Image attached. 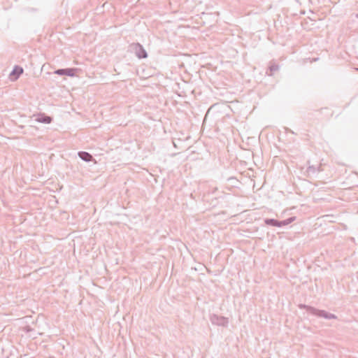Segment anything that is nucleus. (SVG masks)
<instances>
[{"label":"nucleus","mask_w":358,"mask_h":358,"mask_svg":"<svg viewBox=\"0 0 358 358\" xmlns=\"http://www.w3.org/2000/svg\"><path fill=\"white\" fill-rule=\"evenodd\" d=\"M24 329L27 333H29L32 331V328L30 327L29 326H26Z\"/></svg>","instance_id":"nucleus-13"},{"label":"nucleus","mask_w":358,"mask_h":358,"mask_svg":"<svg viewBox=\"0 0 358 358\" xmlns=\"http://www.w3.org/2000/svg\"><path fill=\"white\" fill-rule=\"evenodd\" d=\"M64 70H65V69H59L55 71L54 73L55 74H57L59 76H64V73H66Z\"/></svg>","instance_id":"nucleus-12"},{"label":"nucleus","mask_w":358,"mask_h":358,"mask_svg":"<svg viewBox=\"0 0 358 358\" xmlns=\"http://www.w3.org/2000/svg\"><path fill=\"white\" fill-rule=\"evenodd\" d=\"M356 17L358 18V13L356 14Z\"/></svg>","instance_id":"nucleus-14"},{"label":"nucleus","mask_w":358,"mask_h":358,"mask_svg":"<svg viewBox=\"0 0 358 358\" xmlns=\"http://www.w3.org/2000/svg\"><path fill=\"white\" fill-rule=\"evenodd\" d=\"M296 220V217H290L286 220L279 221L278 227H282L286 225H288L291 224L292 222H294Z\"/></svg>","instance_id":"nucleus-10"},{"label":"nucleus","mask_w":358,"mask_h":358,"mask_svg":"<svg viewBox=\"0 0 358 358\" xmlns=\"http://www.w3.org/2000/svg\"><path fill=\"white\" fill-rule=\"evenodd\" d=\"M78 155L82 160L86 162L94 160L93 156L87 152L80 151L78 152Z\"/></svg>","instance_id":"nucleus-6"},{"label":"nucleus","mask_w":358,"mask_h":358,"mask_svg":"<svg viewBox=\"0 0 358 358\" xmlns=\"http://www.w3.org/2000/svg\"><path fill=\"white\" fill-rule=\"evenodd\" d=\"M279 70V65L275 63H271L269 65L268 70L266 71V74L269 76H273V74Z\"/></svg>","instance_id":"nucleus-8"},{"label":"nucleus","mask_w":358,"mask_h":358,"mask_svg":"<svg viewBox=\"0 0 358 358\" xmlns=\"http://www.w3.org/2000/svg\"><path fill=\"white\" fill-rule=\"evenodd\" d=\"M308 164H309L306 170L308 176L315 175L323 171L322 164L318 166L310 165L309 162H308Z\"/></svg>","instance_id":"nucleus-4"},{"label":"nucleus","mask_w":358,"mask_h":358,"mask_svg":"<svg viewBox=\"0 0 358 358\" xmlns=\"http://www.w3.org/2000/svg\"><path fill=\"white\" fill-rule=\"evenodd\" d=\"M65 73L64 76H68L70 77H73L76 75V73L77 72L78 69L75 68H68L65 69Z\"/></svg>","instance_id":"nucleus-11"},{"label":"nucleus","mask_w":358,"mask_h":358,"mask_svg":"<svg viewBox=\"0 0 358 358\" xmlns=\"http://www.w3.org/2000/svg\"><path fill=\"white\" fill-rule=\"evenodd\" d=\"M24 70L19 66H15L11 71L10 76L12 80H17L21 74H22Z\"/></svg>","instance_id":"nucleus-5"},{"label":"nucleus","mask_w":358,"mask_h":358,"mask_svg":"<svg viewBox=\"0 0 358 358\" xmlns=\"http://www.w3.org/2000/svg\"><path fill=\"white\" fill-rule=\"evenodd\" d=\"M131 47L138 59H145L148 57V53L141 43H134L131 45Z\"/></svg>","instance_id":"nucleus-2"},{"label":"nucleus","mask_w":358,"mask_h":358,"mask_svg":"<svg viewBox=\"0 0 358 358\" xmlns=\"http://www.w3.org/2000/svg\"><path fill=\"white\" fill-rule=\"evenodd\" d=\"M299 307L300 309H306L307 312L319 317H323L327 320L337 319V316L336 315L328 313L324 310H319L305 304H300Z\"/></svg>","instance_id":"nucleus-1"},{"label":"nucleus","mask_w":358,"mask_h":358,"mask_svg":"<svg viewBox=\"0 0 358 358\" xmlns=\"http://www.w3.org/2000/svg\"><path fill=\"white\" fill-rule=\"evenodd\" d=\"M210 320L213 324L222 327H227L229 323L228 318L215 314H213L210 316Z\"/></svg>","instance_id":"nucleus-3"},{"label":"nucleus","mask_w":358,"mask_h":358,"mask_svg":"<svg viewBox=\"0 0 358 358\" xmlns=\"http://www.w3.org/2000/svg\"><path fill=\"white\" fill-rule=\"evenodd\" d=\"M265 224L278 227L279 220L273 218H266L264 220Z\"/></svg>","instance_id":"nucleus-9"},{"label":"nucleus","mask_w":358,"mask_h":358,"mask_svg":"<svg viewBox=\"0 0 358 358\" xmlns=\"http://www.w3.org/2000/svg\"><path fill=\"white\" fill-rule=\"evenodd\" d=\"M36 120L38 122L50 124L52 121V117L45 114H39Z\"/></svg>","instance_id":"nucleus-7"},{"label":"nucleus","mask_w":358,"mask_h":358,"mask_svg":"<svg viewBox=\"0 0 358 358\" xmlns=\"http://www.w3.org/2000/svg\"><path fill=\"white\" fill-rule=\"evenodd\" d=\"M357 70H358V69H357Z\"/></svg>","instance_id":"nucleus-15"}]
</instances>
